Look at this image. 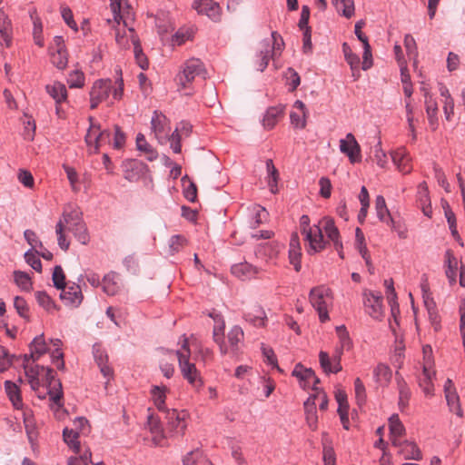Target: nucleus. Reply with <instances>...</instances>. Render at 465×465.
<instances>
[{"label":"nucleus","instance_id":"1","mask_svg":"<svg viewBox=\"0 0 465 465\" xmlns=\"http://www.w3.org/2000/svg\"><path fill=\"white\" fill-rule=\"evenodd\" d=\"M182 350L183 351H176L182 376L190 385L198 390L203 385V381L195 364L190 361L189 341L185 337L182 344Z\"/></svg>","mask_w":465,"mask_h":465},{"label":"nucleus","instance_id":"2","mask_svg":"<svg viewBox=\"0 0 465 465\" xmlns=\"http://www.w3.org/2000/svg\"><path fill=\"white\" fill-rule=\"evenodd\" d=\"M64 227L67 231L73 232L76 240L82 244H87L90 241V236L85 223L82 218V213L77 210L71 212H64L62 215Z\"/></svg>","mask_w":465,"mask_h":465},{"label":"nucleus","instance_id":"3","mask_svg":"<svg viewBox=\"0 0 465 465\" xmlns=\"http://www.w3.org/2000/svg\"><path fill=\"white\" fill-rule=\"evenodd\" d=\"M301 232L305 236V240L309 242L307 252L309 254H314L321 252L325 247V241L322 233L320 225L310 226V217L306 214L300 218Z\"/></svg>","mask_w":465,"mask_h":465},{"label":"nucleus","instance_id":"4","mask_svg":"<svg viewBox=\"0 0 465 465\" xmlns=\"http://www.w3.org/2000/svg\"><path fill=\"white\" fill-rule=\"evenodd\" d=\"M309 300L312 306L317 311L320 321L327 322L330 319L327 308L332 300L331 290L325 285L313 287L310 291Z\"/></svg>","mask_w":465,"mask_h":465},{"label":"nucleus","instance_id":"5","mask_svg":"<svg viewBox=\"0 0 465 465\" xmlns=\"http://www.w3.org/2000/svg\"><path fill=\"white\" fill-rule=\"evenodd\" d=\"M204 74L203 63L200 59L191 58L183 64V71L177 74L176 80L185 88L196 76H203L204 78Z\"/></svg>","mask_w":465,"mask_h":465},{"label":"nucleus","instance_id":"6","mask_svg":"<svg viewBox=\"0 0 465 465\" xmlns=\"http://www.w3.org/2000/svg\"><path fill=\"white\" fill-rule=\"evenodd\" d=\"M88 120L90 126L84 140L88 146L94 144V153H97L103 143H109L111 142V132L108 129L101 131L100 124L94 123V118L93 116H89Z\"/></svg>","mask_w":465,"mask_h":465},{"label":"nucleus","instance_id":"7","mask_svg":"<svg viewBox=\"0 0 465 465\" xmlns=\"http://www.w3.org/2000/svg\"><path fill=\"white\" fill-rule=\"evenodd\" d=\"M113 88L112 81L110 79H99L96 80L89 93L90 95V108L92 110L97 108V106L106 100Z\"/></svg>","mask_w":465,"mask_h":465},{"label":"nucleus","instance_id":"8","mask_svg":"<svg viewBox=\"0 0 465 465\" xmlns=\"http://www.w3.org/2000/svg\"><path fill=\"white\" fill-rule=\"evenodd\" d=\"M45 381L48 386V395L50 401L61 407L63 405V389L59 379H56L54 371L50 367H45Z\"/></svg>","mask_w":465,"mask_h":465},{"label":"nucleus","instance_id":"9","mask_svg":"<svg viewBox=\"0 0 465 465\" xmlns=\"http://www.w3.org/2000/svg\"><path fill=\"white\" fill-rule=\"evenodd\" d=\"M122 170L124 179L129 182H137L149 172V167L140 160L126 159L122 163Z\"/></svg>","mask_w":465,"mask_h":465},{"label":"nucleus","instance_id":"10","mask_svg":"<svg viewBox=\"0 0 465 465\" xmlns=\"http://www.w3.org/2000/svg\"><path fill=\"white\" fill-rule=\"evenodd\" d=\"M344 350L336 347L334 352L330 358L328 352L321 351L319 353V361L322 369L326 374L338 373L342 370L341 360Z\"/></svg>","mask_w":465,"mask_h":465},{"label":"nucleus","instance_id":"11","mask_svg":"<svg viewBox=\"0 0 465 465\" xmlns=\"http://www.w3.org/2000/svg\"><path fill=\"white\" fill-rule=\"evenodd\" d=\"M340 151L348 156L351 163L361 161V146L351 133L340 140Z\"/></svg>","mask_w":465,"mask_h":465},{"label":"nucleus","instance_id":"12","mask_svg":"<svg viewBox=\"0 0 465 465\" xmlns=\"http://www.w3.org/2000/svg\"><path fill=\"white\" fill-rule=\"evenodd\" d=\"M364 307L366 312L373 319L382 316V296L380 292H364Z\"/></svg>","mask_w":465,"mask_h":465},{"label":"nucleus","instance_id":"13","mask_svg":"<svg viewBox=\"0 0 465 465\" xmlns=\"http://www.w3.org/2000/svg\"><path fill=\"white\" fill-rule=\"evenodd\" d=\"M60 299L67 306L77 308L83 302L84 295L82 293L81 287L78 284L74 283L68 287L61 289Z\"/></svg>","mask_w":465,"mask_h":465},{"label":"nucleus","instance_id":"14","mask_svg":"<svg viewBox=\"0 0 465 465\" xmlns=\"http://www.w3.org/2000/svg\"><path fill=\"white\" fill-rule=\"evenodd\" d=\"M193 7L201 15H206L213 21L220 19L221 7L213 0H194Z\"/></svg>","mask_w":465,"mask_h":465},{"label":"nucleus","instance_id":"15","mask_svg":"<svg viewBox=\"0 0 465 465\" xmlns=\"http://www.w3.org/2000/svg\"><path fill=\"white\" fill-rule=\"evenodd\" d=\"M93 354L101 373L108 380L113 377V369L108 365V355L100 344L93 346Z\"/></svg>","mask_w":465,"mask_h":465},{"label":"nucleus","instance_id":"16","mask_svg":"<svg viewBox=\"0 0 465 465\" xmlns=\"http://www.w3.org/2000/svg\"><path fill=\"white\" fill-rule=\"evenodd\" d=\"M13 40V26L8 15L0 9V45L10 47Z\"/></svg>","mask_w":465,"mask_h":465},{"label":"nucleus","instance_id":"17","mask_svg":"<svg viewBox=\"0 0 465 465\" xmlns=\"http://www.w3.org/2000/svg\"><path fill=\"white\" fill-rule=\"evenodd\" d=\"M302 258V251L300 245V240L297 232H293L290 239V248H289V261L290 263L293 265L294 270L298 272L301 271Z\"/></svg>","mask_w":465,"mask_h":465},{"label":"nucleus","instance_id":"18","mask_svg":"<svg viewBox=\"0 0 465 465\" xmlns=\"http://www.w3.org/2000/svg\"><path fill=\"white\" fill-rule=\"evenodd\" d=\"M231 272L237 278L245 281L254 278L260 272V269L244 262L232 265Z\"/></svg>","mask_w":465,"mask_h":465},{"label":"nucleus","instance_id":"19","mask_svg":"<svg viewBox=\"0 0 465 465\" xmlns=\"http://www.w3.org/2000/svg\"><path fill=\"white\" fill-rule=\"evenodd\" d=\"M322 228V232L324 231L327 237L333 242L335 249L342 247V243L340 240V232L338 228L335 226L333 219L330 217H324L319 224Z\"/></svg>","mask_w":465,"mask_h":465},{"label":"nucleus","instance_id":"20","mask_svg":"<svg viewBox=\"0 0 465 465\" xmlns=\"http://www.w3.org/2000/svg\"><path fill=\"white\" fill-rule=\"evenodd\" d=\"M274 55L272 54V46L268 41H261L259 44V52L257 54L256 66L261 72H263Z\"/></svg>","mask_w":465,"mask_h":465},{"label":"nucleus","instance_id":"21","mask_svg":"<svg viewBox=\"0 0 465 465\" xmlns=\"http://www.w3.org/2000/svg\"><path fill=\"white\" fill-rule=\"evenodd\" d=\"M166 418L168 420V426L171 430L176 433L183 434L186 428L184 421L185 413H179L175 409L166 411Z\"/></svg>","mask_w":465,"mask_h":465},{"label":"nucleus","instance_id":"22","mask_svg":"<svg viewBox=\"0 0 465 465\" xmlns=\"http://www.w3.org/2000/svg\"><path fill=\"white\" fill-rule=\"evenodd\" d=\"M315 400L316 395H311L303 403L306 422L312 430H316L318 428V415Z\"/></svg>","mask_w":465,"mask_h":465},{"label":"nucleus","instance_id":"23","mask_svg":"<svg viewBox=\"0 0 465 465\" xmlns=\"http://www.w3.org/2000/svg\"><path fill=\"white\" fill-rule=\"evenodd\" d=\"M244 319L255 327H263L267 322V316L263 308L254 305L250 312L244 313Z\"/></svg>","mask_w":465,"mask_h":465},{"label":"nucleus","instance_id":"24","mask_svg":"<svg viewBox=\"0 0 465 465\" xmlns=\"http://www.w3.org/2000/svg\"><path fill=\"white\" fill-rule=\"evenodd\" d=\"M391 159L400 172L402 173H409L411 172L410 157L403 148L393 151L391 153Z\"/></svg>","mask_w":465,"mask_h":465},{"label":"nucleus","instance_id":"25","mask_svg":"<svg viewBox=\"0 0 465 465\" xmlns=\"http://www.w3.org/2000/svg\"><path fill=\"white\" fill-rule=\"evenodd\" d=\"M284 109L285 106L282 104L269 107L262 120L263 126L267 129H272L279 118L283 114Z\"/></svg>","mask_w":465,"mask_h":465},{"label":"nucleus","instance_id":"26","mask_svg":"<svg viewBox=\"0 0 465 465\" xmlns=\"http://www.w3.org/2000/svg\"><path fill=\"white\" fill-rule=\"evenodd\" d=\"M396 381L399 390V407L401 410H403L409 404L411 392L407 382L398 371H396Z\"/></svg>","mask_w":465,"mask_h":465},{"label":"nucleus","instance_id":"27","mask_svg":"<svg viewBox=\"0 0 465 465\" xmlns=\"http://www.w3.org/2000/svg\"><path fill=\"white\" fill-rule=\"evenodd\" d=\"M30 357L36 361L42 355L47 352L48 348L45 341L44 334H40L34 338L30 345Z\"/></svg>","mask_w":465,"mask_h":465},{"label":"nucleus","instance_id":"28","mask_svg":"<svg viewBox=\"0 0 465 465\" xmlns=\"http://www.w3.org/2000/svg\"><path fill=\"white\" fill-rule=\"evenodd\" d=\"M5 390L13 406L17 410L22 409L23 401L18 385L11 381H5Z\"/></svg>","mask_w":465,"mask_h":465},{"label":"nucleus","instance_id":"29","mask_svg":"<svg viewBox=\"0 0 465 465\" xmlns=\"http://www.w3.org/2000/svg\"><path fill=\"white\" fill-rule=\"evenodd\" d=\"M45 89L50 96L55 101L56 104H60L67 98L66 87L60 82H55L54 84H47Z\"/></svg>","mask_w":465,"mask_h":465},{"label":"nucleus","instance_id":"30","mask_svg":"<svg viewBox=\"0 0 465 465\" xmlns=\"http://www.w3.org/2000/svg\"><path fill=\"white\" fill-rule=\"evenodd\" d=\"M130 31L132 32V34H134V29L131 28ZM132 42L134 45V58L136 60L137 64L143 70H146L149 67V62L146 55L143 52V48L137 35H132Z\"/></svg>","mask_w":465,"mask_h":465},{"label":"nucleus","instance_id":"31","mask_svg":"<svg viewBox=\"0 0 465 465\" xmlns=\"http://www.w3.org/2000/svg\"><path fill=\"white\" fill-rule=\"evenodd\" d=\"M136 148L137 150L143 152L146 154V159L153 162L157 159L158 153L149 144L143 134H138L136 136Z\"/></svg>","mask_w":465,"mask_h":465},{"label":"nucleus","instance_id":"32","mask_svg":"<svg viewBox=\"0 0 465 465\" xmlns=\"http://www.w3.org/2000/svg\"><path fill=\"white\" fill-rule=\"evenodd\" d=\"M266 169L268 173V186L272 193H278V180H279V172L273 164L272 159L266 160Z\"/></svg>","mask_w":465,"mask_h":465},{"label":"nucleus","instance_id":"33","mask_svg":"<svg viewBox=\"0 0 465 465\" xmlns=\"http://www.w3.org/2000/svg\"><path fill=\"white\" fill-rule=\"evenodd\" d=\"M401 452L406 460H420L422 454L418 445L413 441L403 440V447Z\"/></svg>","mask_w":465,"mask_h":465},{"label":"nucleus","instance_id":"34","mask_svg":"<svg viewBox=\"0 0 465 465\" xmlns=\"http://www.w3.org/2000/svg\"><path fill=\"white\" fill-rule=\"evenodd\" d=\"M63 438L64 442L75 452L79 453L81 445L78 440L79 431L74 429L64 428L63 430Z\"/></svg>","mask_w":465,"mask_h":465},{"label":"nucleus","instance_id":"35","mask_svg":"<svg viewBox=\"0 0 465 465\" xmlns=\"http://www.w3.org/2000/svg\"><path fill=\"white\" fill-rule=\"evenodd\" d=\"M166 123V116L162 112L155 110L153 114L151 125L152 130L154 132L157 138H159L160 135L164 133Z\"/></svg>","mask_w":465,"mask_h":465},{"label":"nucleus","instance_id":"36","mask_svg":"<svg viewBox=\"0 0 465 465\" xmlns=\"http://www.w3.org/2000/svg\"><path fill=\"white\" fill-rule=\"evenodd\" d=\"M425 106L430 125L435 129L438 122V105L437 103L428 94V93H425Z\"/></svg>","mask_w":465,"mask_h":465},{"label":"nucleus","instance_id":"37","mask_svg":"<svg viewBox=\"0 0 465 465\" xmlns=\"http://www.w3.org/2000/svg\"><path fill=\"white\" fill-rule=\"evenodd\" d=\"M373 376L377 382L388 384L391 380L392 372L388 365L379 363L373 371Z\"/></svg>","mask_w":465,"mask_h":465},{"label":"nucleus","instance_id":"38","mask_svg":"<svg viewBox=\"0 0 465 465\" xmlns=\"http://www.w3.org/2000/svg\"><path fill=\"white\" fill-rule=\"evenodd\" d=\"M322 449L324 464L335 465V451L332 446L331 445V442H328V434L326 432L322 433Z\"/></svg>","mask_w":465,"mask_h":465},{"label":"nucleus","instance_id":"39","mask_svg":"<svg viewBox=\"0 0 465 465\" xmlns=\"http://www.w3.org/2000/svg\"><path fill=\"white\" fill-rule=\"evenodd\" d=\"M166 390L167 389L165 386L160 387V386H156V385L153 386L152 390H151V393H152L154 404L160 411H167L166 407H165V391H166Z\"/></svg>","mask_w":465,"mask_h":465},{"label":"nucleus","instance_id":"40","mask_svg":"<svg viewBox=\"0 0 465 465\" xmlns=\"http://www.w3.org/2000/svg\"><path fill=\"white\" fill-rule=\"evenodd\" d=\"M339 13L346 18H351L355 12L353 0H331Z\"/></svg>","mask_w":465,"mask_h":465},{"label":"nucleus","instance_id":"41","mask_svg":"<svg viewBox=\"0 0 465 465\" xmlns=\"http://www.w3.org/2000/svg\"><path fill=\"white\" fill-rule=\"evenodd\" d=\"M375 209L377 217L381 222L386 223L389 217H391L390 211L387 208L385 199L382 195H378L375 199Z\"/></svg>","mask_w":465,"mask_h":465},{"label":"nucleus","instance_id":"42","mask_svg":"<svg viewBox=\"0 0 465 465\" xmlns=\"http://www.w3.org/2000/svg\"><path fill=\"white\" fill-rule=\"evenodd\" d=\"M386 223L391 226V230L397 232L398 236L401 239H406L408 236V230L403 223V221L401 218H395V217H389L388 221H386Z\"/></svg>","mask_w":465,"mask_h":465},{"label":"nucleus","instance_id":"43","mask_svg":"<svg viewBox=\"0 0 465 465\" xmlns=\"http://www.w3.org/2000/svg\"><path fill=\"white\" fill-rule=\"evenodd\" d=\"M447 404L451 412H454L458 417H463V411L460 406V397L457 392L450 393L445 395Z\"/></svg>","mask_w":465,"mask_h":465},{"label":"nucleus","instance_id":"44","mask_svg":"<svg viewBox=\"0 0 465 465\" xmlns=\"http://www.w3.org/2000/svg\"><path fill=\"white\" fill-rule=\"evenodd\" d=\"M389 428L391 437H401L405 432V428L400 420L398 414H393L389 419Z\"/></svg>","mask_w":465,"mask_h":465},{"label":"nucleus","instance_id":"45","mask_svg":"<svg viewBox=\"0 0 465 465\" xmlns=\"http://www.w3.org/2000/svg\"><path fill=\"white\" fill-rule=\"evenodd\" d=\"M51 62L57 69L64 70L68 63L67 51L55 50L51 53Z\"/></svg>","mask_w":465,"mask_h":465},{"label":"nucleus","instance_id":"46","mask_svg":"<svg viewBox=\"0 0 465 465\" xmlns=\"http://www.w3.org/2000/svg\"><path fill=\"white\" fill-rule=\"evenodd\" d=\"M243 331L240 326H233L228 332V341L232 351L238 350V344L243 340Z\"/></svg>","mask_w":465,"mask_h":465},{"label":"nucleus","instance_id":"47","mask_svg":"<svg viewBox=\"0 0 465 465\" xmlns=\"http://www.w3.org/2000/svg\"><path fill=\"white\" fill-rule=\"evenodd\" d=\"M15 282L21 290L29 292L32 289V282L30 276L24 272L15 271L14 272Z\"/></svg>","mask_w":465,"mask_h":465},{"label":"nucleus","instance_id":"48","mask_svg":"<svg viewBox=\"0 0 465 465\" xmlns=\"http://www.w3.org/2000/svg\"><path fill=\"white\" fill-rule=\"evenodd\" d=\"M261 349L265 359L264 361L272 368H275L278 371L282 372V370L278 365L277 357L272 348L267 347L264 343H262Z\"/></svg>","mask_w":465,"mask_h":465},{"label":"nucleus","instance_id":"49","mask_svg":"<svg viewBox=\"0 0 465 465\" xmlns=\"http://www.w3.org/2000/svg\"><path fill=\"white\" fill-rule=\"evenodd\" d=\"M35 295L38 304L47 312L56 309L54 302L45 292L38 291Z\"/></svg>","mask_w":465,"mask_h":465},{"label":"nucleus","instance_id":"50","mask_svg":"<svg viewBox=\"0 0 465 465\" xmlns=\"http://www.w3.org/2000/svg\"><path fill=\"white\" fill-rule=\"evenodd\" d=\"M224 327L225 325L223 322L220 325H215L213 333V341L219 345L221 353L223 355L228 351L223 342Z\"/></svg>","mask_w":465,"mask_h":465},{"label":"nucleus","instance_id":"51","mask_svg":"<svg viewBox=\"0 0 465 465\" xmlns=\"http://www.w3.org/2000/svg\"><path fill=\"white\" fill-rule=\"evenodd\" d=\"M114 279V272H110L103 278V291L108 295H114L117 292V284Z\"/></svg>","mask_w":465,"mask_h":465},{"label":"nucleus","instance_id":"52","mask_svg":"<svg viewBox=\"0 0 465 465\" xmlns=\"http://www.w3.org/2000/svg\"><path fill=\"white\" fill-rule=\"evenodd\" d=\"M336 332L340 340L339 348L349 351L351 348V340L344 325L336 327Z\"/></svg>","mask_w":465,"mask_h":465},{"label":"nucleus","instance_id":"53","mask_svg":"<svg viewBox=\"0 0 465 465\" xmlns=\"http://www.w3.org/2000/svg\"><path fill=\"white\" fill-rule=\"evenodd\" d=\"M36 252H38L35 251L34 249L28 250L25 253V262L35 271H36L37 272H42V262H41V260L39 259L40 255H38Z\"/></svg>","mask_w":465,"mask_h":465},{"label":"nucleus","instance_id":"54","mask_svg":"<svg viewBox=\"0 0 465 465\" xmlns=\"http://www.w3.org/2000/svg\"><path fill=\"white\" fill-rule=\"evenodd\" d=\"M67 84L70 88H81L84 84V74L81 70L71 72L67 78Z\"/></svg>","mask_w":465,"mask_h":465},{"label":"nucleus","instance_id":"55","mask_svg":"<svg viewBox=\"0 0 465 465\" xmlns=\"http://www.w3.org/2000/svg\"><path fill=\"white\" fill-rule=\"evenodd\" d=\"M64 222L62 219L58 221V223L55 225V232L57 234V242L59 247L64 250L67 251L70 246V242L66 240L65 234H64Z\"/></svg>","mask_w":465,"mask_h":465},{"label":"nucleus","instance_id":"56","mask_svg":"<svg viewBox=\"0 0 465 465\" xmlns=\"http://www.w3.org/2000/svg\"><path fill=\"white\" fill-rule=\"evenodd\" d=\"M52 280L54 286L58 289H64L66 285L65 275L63 268L60 265H55L53 271Z\"/></svg>","mask_w":465,"mask_h":465},{"label":"nucleus","instance_id":"57","mask_svg":"<svg viewBox=\"0 0 465 465\" xmlns=\"http://www.w3.org/2000/svg\"><path fill=\"white\" fill-rule=\"evenodd\" d=\"M300 84L301 77L299 74L293 68L289 67L286 72V84L289 86V91H295Z\"/></svg>","mask_w":465,"mask_h":465},{"label":"nucleus","instance_id":"58","mask_svg":"<svg viewBox=\"0 0 465 465\" xmlns=\"http://www.w3.org/2000/svg\"><path fill=\"white\" fill-rule=\"evenodd\" d=\"M14 306L17 312V313L27 322L30 321V317L28 314L29 308L26 303V301L20 296H16L14 300Z\"/></svg>","mask_w":465,"mask_h":465},{"label":"nucleus","instance_id":"59","mask_svg":"<svg viewBox=\"0 0 465 465\" xmlns=\"http://www.w3.org/2000/svg\"><path fill=\"white\" fill-rule=\"evenodd\" d=\"M354 390L357 404L361 407L366 401V391L365 387L360 378H356L354 381Z\"/></svg>","mask_w":465,"mask_h":465},{"label":"nucleus","instance_id":"60","mask_svg":"<svg viewBox=\"0 0 465 465\" xmlns=\"http://www.w3.org/2000/svg\"><path fill=\"white\" fill-rule=\"evenodd\" d=\"M186 239L180 234L173 235L169 241V248L171 254L180 252V250L185 245Z\"/></svg>","mask_w":465,"mask_h":465},{"label":"nucleus","instance_id":"61","mask_svg":"<svg viewBox=\"0 0 465 465\" xmlns=\"http://www.w3.org/2000/svg\"><path fill=\"white\" fill-rule=\"evenodd\" d=\"M272 37L269 39H264L263 41H268L272 46V54L273 55L276 54L277 51H281L284 45L282 37L276 32H272Z\"/></svg>","mask_w":465,"mask_h":465},{"label":"nucleus","instance_id":"62","mask_svg":"<svg viewBox=\"0 0 465 465\" xmlns=\"http://www.w3.org/2000/svg\"><path fill=\"white\" fill-rule=\"evenodd\" d=\"M15 355H10L8 351L0 345V372L5 371L12 364Z\"/></svg>","mask_w":465,"mask_h":465},{"label":"nucleus","instance_id":"63","mask_svg":"<svg viewBox=\"0 0 465 465\" xmlns=\"http://www.w3.org/2000/svg\"><path fill=\"white\" fill-rule=\"evenodd\" d=\"M342 51L345 60L350 64V67H355L357 64H360V57L351 51L347 43L342 44Z\"/></svg>","mask_w":465,"mask_h":465},{"label":"nucleus","instance_id":"64","mask_svg":"<svg viewBox=\"0 0 465 465\" xmlns=\"http://www.w3.org/2000/svg\"><path fill=\"white\" fill-rule=\"evenodd\" d=\"M404 47L409 56H413L414 58L418 56V47L416 41L414 37L410 34H407L404 36Z\"/></svg>","mask_w":465,"mask_h":465}]
</instances>
